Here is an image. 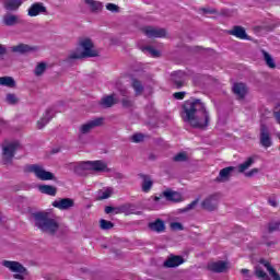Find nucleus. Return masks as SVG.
Segmentation results:
<instances>
[{
  "label": "nucleus",
  "instance_id": "052dcab7",
  "mask_svg": "<svg viewBox=\"0 0 280 280\" xmlns=\"http://www.w3.org/2000/svg\"><path fill=\"white\" fill-rule=\"evenodd\" d=\"M114 213H121V206L114 207Z\"/></svg>",
  "mask_w": 280,
  "mask_h": 280
},
{
  "label": "nucleus",
  "instance_id": "c9c22d12",
  "mask_svg": "<svg viewBox=\"0 0 280 280\" xmlns=\"http://www.w3.org/2000/svg\"><path fill=\"white\" fill-rule=\"evenodd\" d=\"M113 196V188L108 187L105 190L98 191V199L100 200H108Z\"/></svg>",
  "mask_w": 280,
  "mask_h": 280
},
{
  "label": "nucleus",
  "instance_id": "0eeeda50",
  "mask_svg": "<svg viewBox=\"0 0 280 280\" xmlns=\"http://www.w3.org/2000/svg\"><path fill=\"white\" fill-rule=\"evenodd\" d=\"M104 126V117H96L92 120H88L79 127L80 135H89L95 128H102Z\"/></svg>",
  "mask_w": 280,
  "mask_h": 280
},
{
  "label": "nucleus",
  "instance_id": "bb28decb",
  "mask_svg": "<svg viewBox=\"0 0 280 280\" xmlns=\"http://www.w3.org/2000/svg\"><path fill=\"white\" fill-rule=\"evenodd\" d=\"M116 94L113 93L110 95L104 96L101 102L100 105L103 108H113V106H115V104H117V100H115Z\"/></svg>",
  "mask_w": 280,
  "mask_h": 280
},
{
  "label": "nucleus",
  "instance_id": "6ab92c4d",
  "mask_svg": "<svg viewBox=\"0 0 280 280\" xmlns=\"http://www.w3.org/2000/svg\"><path fill=\"white\" fill-rule=\"evenodd\" d=\"M38 48L35 46H30L27 44H19L11 47L13 54H20L21 56L25 54H31V51H36Z\"/></svg>",
  "mask_w": 280,
  "mask_h": 280
},
{
  "label": "nucleus",
  "instance_id": "ddd939ff",
  "mask_svg": "<svg viewBox=\"0 0 280 280\" xmlns=\"http://www.w3.org/2000/svg\"><path fill=\"white\" fill-rule=\"evenodd\" d=\"M260 145H262V148H270V145H272L270 130L266 125H260Z\"/></svg>",
  "mask_w": 280,
  "mask_h": 280
},
{
  "label": "nucleus",
  "instance_id": "a878e982",
  "mask_svg": "<svg viewBox=\"0 0 280 280\" xmlns=\"http://www.w3.org/2000/svg\"><path fill=\"white\" fill-rule=\"evenodd\" d=\"M148 229L154 233H163L165 231V221L156 219L148 224Z\"/></svg>",
  "mask_w": 280,
  "mask_h": 280
},
{
  "label": "nucleus",
  "instance_id": "aec40b11",
  "mask_svg": "<svg viewBox=\"0 0 280 280\" xmlns=\"http://www.w3.org/2000/svg\"><path fill=\"white\" fill-rule=\"evenodd\" d=\"M185 264V258L183 256L171 255L164 261V268H178V266Z\"/></svg>",
  "mask_w": 280,
  "mask_h": 280
},
{
  "label": "nucleus",
  "instance_id": "49530a36",
  "mask_svg": "<svg viewBox=\"0 0 280 280\" xmlns=\"http://www.w3.org/2000/svg\"><path fill=\"white\" fill-rule=\"evenodd\" d=\"M280 222H271L268 224V233H275V231H279Z\"/></svg>",
  "mask_w": 280,
  "mask_h": 280
},
{
  "label": "nucleus",
  "instance_id": "37998d69",
  "mask_svg": "<svg viewBox=\"0 0 280 280\" xmlns=\"http://www.w3.org/2000/svg\"><path fill=\"white\" fill-rule=\"evenodd\" d=\"M267 202L270 207L277 209L279 207V201L277 200V195H271L267 198Z\"/></svg>",
  "mask_w": 280,
  "mask_h": 280
},
{
  "label": "nucleus",
  "instance_id": "79ce46f5",
  "mask_svg": "<svg viewBox=\"0 0 280 280\" xmlns=\"http://www.w3.org/2000/svg\"><path fill=\"white\" fill-rule=\"evenodd\" d=\"M5 102L11 104V106H14L19 102V97H16V94L14 93H9L7 94Z\"/></svg>",
  "mask_w": 280,
  "mask_h": 280
},
{
  "label": "nucleus",
  "instance_id": "bf43d9fd",
  "mask_svg": "<svg viewBox=\"0 0 280 280\" xmlns=\"http://www.w3.org/2000/svg\"><path fill=\"white\" fill-rule=\"evenodd\" d=\"M266 246H268V248H270V246H275L277 245L276 241H270V242H265Z\"/></svg>",
  "mask_w": 280,
  "mask_h": 280
},
{
  "label": "nucleus",
  "instance_id": "de8ad7c7",
  "mask_svg": "<svg viewBox=\"0 0 280 280\" xmlns=\"http://www.w3.org/2000/svg\"><path fill=\"white\" fill-rule=\"evenodd\" d=\"M130 203H124L120 206V213H125V215H130V209H131Z\"/></svg>",
  "mask_w": 280,
  "mask_h": 280
},
{
  "label": "nucleus",
  "instance_id": "c03bdc74",
  "mask_svg": "<svg viewBox=\"0 0 280 280\" xmlns=\"http://www.w3.org/2000/svg\"><path fill=\"white\" fill-rule=\"evenodd\" d=\"M200 202V198L195 199L191 203H189L186 208L182 209V213H187V211H191V209H196V206Z\"/></svg>",
  "mask_w": 280,
  "mask_h": 280
},
{
  "label": "nucleus",
  "instance_id": "9d476101",
  "mask_svg": "<svg viewBox=\"0 0 280 280\" xmlns=\"http://www.w3.org/2000/svg\"><path fill=\"white\" fill-rule=\"evenodd\" d=\"M142 32L148 38H165L167 34L165 28H154L152 26H145L142 28Z\"/></svg>",
  "mask_w": 280,
  "mask_h": 280
},
{
  "label": "nucleus",
  "instance_id": "6e6552de",
  "mask_svg": "<svg viewBox=\"0 0 280 280\" xmlns=\"http://www.w3.org/2000/svg\"><path fill=\"white\" fill-rule=\"evenodd\" d=\"M220 202V194L215 192L212 195H209L201 201V209L203 211H218V205Z\"/></svg>",
  "mask_w": 280,
  "mask_h": 280
},
{
  "label": "nucleus",
  "instance_id": "7c9ffc66",
  "mask_svg": "<svg viewBox=\"0 0 280 280\" xmlns=\"http://www.w3.org/2000/svg\"><path fill=\"white\" fill-rule=\"evenodd\" d=\"M0 86L16 89V81H14V78L12 77H0Z\"/></svg>",
  "mask_w": 280,
  "mask_h": 280
},
{
  "label": "nucleus",
  "instance_id": "423d86ee",
  "mask_svg": "<svg viewBox=\"0 0 280 280\" xmlns=\"http://www.w3.org/2000/svg\"><path fill=\"white\" fill-rule=\"evenodd\" d=\"M21 148V143L19 141H13L7 143L2 148V163L3 165H12V161L14 155L16 154V150Z\"/></svg>",
  "mask_w": 280,
  "mask_h": 280
},
{
  "label": "nucleus",
  "instance_id": "58836bf2",
  "mask_svg": "<svg viewBox=\"0 0 280 280\" xmlns=\"http://www.w3.org/2000/svg\"><path fill=\"white\" fill-rule=\"evenodd\" d=\"M45 71H47V63L40 62L35 67L34 73L37 78H39V75H43Z\"/></svg>",
  "mask_w": 280,
  "mask_h": 280
},
{
  "label": "nucleus",
  "instance_id": "4468645a",
  "mask_svg": "<svg viewBox=\"0 0 280 280\" xmlns=\"http://www.w3.org/2000/svg\"><path fill=\"white\" fill-rule=\"evenodd\" d=\"M228 34H230V36H235L241 40H250V36L246 33V28H244V26L234 25L232 30L228 31Z\"/></svg>",
  "mask_w": 280,
  "mask_h": 280
},
{
  "label": "nucleus",
  "instance_id": "c85d7f7f",
  "mask_svg": "<svg viewBox=\"0 0 280 280\" xmlns=\"http://www.w3.org/2000/svg\"><path fill=\"white\" fill-rule=\"evenodd\" d=\"M163 197L170 202H180V200H183V196L179 192L172 190L164 191Z\"/></svg>",
  "mask_w": 280,
  "mask_h": 280
},
{
  "label": "nucleus",
  "instance_id": "6e6d98bb",
  "mask_svg": "<svg viewBox=\"0 0 280 280\" xmlns=\"http://www.w3.org/2000/svg\"><path fill=\"white\" fill-rule=\"evenodd\" d=\"M201 12H203V14H218V10L209 8H202Z\"/></svg>",
  "mask_w": 280,
  "mask_h": 280
},
{
  "label": "nucleus",
  "instance_id": "412c9836",
  "mask_svg": "<svg viewBox=\"0 0 280 280\" xmlns=\"http://www.w3.org/2000/svg\"><path fill=\"white\" fill-rule=\"evenodd\" d=\"M92 14H100L104 10V3L97 0H84Z\"/></svg>",
  "mask_w": 280,
  "mask_h": 280
},
{
  "label": "nucleus",
  "instance_id": "f8f14e48",
  "mask_svg": "<svg viewBox=\"0 0 280 280\" xmlns=\"http://www.w3.org/2000/svg\"><path fill=\"white\" fill-rule=\"evenodd\" d=\"M52 207H55V209H60V211H69V209L75 207V201L71 198H62L55 200Z\"/></svg>",
  "mask_w": 280,
  "mask_h": 280
},
{
  "label": "nucleus",
  "instance_id": "72a5a7b5",
  "mask_svg": "<svg viewBox=\"0 0 280 280\" xmlns=\"http://www.w3.org/2000/svg\"><path fill=\"white\" fill-rule=\"evenodd\" d=\"M260 264H262L265 266V268L267 269V271L269 272L270 277H272L273 280H280V276L277 272L276 269H273L272 265H270V262L266 261V260H260Z\"/></svg>",
  "mask_w": 280,
  "mask_h": 280
},
{
  "label": "nucleus",
  "instance_id": "8fccbe9b",
  "mask_svg": "<svg viewBox=\"0 0 280 280\" xmlns=\"http://www.w3.org/2000/svg\"><path fill=\"white\" fill-rule=\"evenodd\" d=\"M171 229L172 231H184L185 228L182 225L180 222H172Z\"/></svg>",
  "mask_w": 280,
  "mask_h": 280
},
{
  "label": "nucleus",
  "instance_id": "680f3d73",
  "mask_svg": "<svg viewBox=\"0 0 280 280\" xmlns=\"http://www.w3.org/2000/svg\"><path fill=\"white\" fill-rule=\"evenodd\" d=\"M163 200V195H160L159 197H154V202H161Z\"/></svg>",
  "mask_w": 280,
  "mask_h": 280
},
{
  "label": "nucleus",
  "instance_id": "338daca9",
  "mask_svg": "<svg viewBox=\"0 0 280 280\" xmlns=\"http://www.w3.org/2000/svg\"><path fill=\"white\" fill-rule=\"evenodd\" d=\"M103 248H108V247L106 245H104Z\"/></svg>",
  "mask_w": 280,
  "mask_h": 280
},
{
  "label": "nucleus",
  "instance_id": "0e129e2a",
  "mask_svg": "<svg viewBox=\"0 0 280 280\" xmlns=\"http://www.w3.org/2000/svg\"><path fill=\"white\" fill-rule=\"evenodd\" d=\"M226 12H228V11H222V14L226 15Z\"/></svg>",
  "mask_w": 280,
  "mask_h": 280
},
{
  "label": "nucleus",
  "instance_id": "ea45409f",
  "mask_svg": "<svg viewBox=\"0 0 280 280\" xmlns=\"http://www.w3.org/2000/svg\"><path fill=\"white\" fill-rule=\"evenodd\" d=\"M120 104H121L122 108H126L127 110H129V108H132V106H133L132 101H130V96L122 97L120 100Z\"/></svg>",
  "mask_w": 280,
  "mask_h": 280
},
{
  "label": "nucleus",
  "instance_id": "f03ea898",
  "mask_svg": "<svg viewBox=\"0 0 280 280\" xmlns=\"http://www.w3.org/2000/svg\"><path fill=\"white\" fill-rule=\"evenodd\" d=\"M35 220V226L46 233L47 235H56L60 230V223L58 220L50 218L47 212H35L33 213Z\"/></svg>",
  "mask_w": 280,
  "mask_h": 280
},
{
  "label": "nucleus",
  "instance_id": "4d7b16f0",
  "mask_svg": "<svg viewBox=\"0 0 280 280\" xmlns=\"http://www.w3.org/2000/svg\"><path fill=\"white\" fill-rule=\"evenodd\" d=\"M5 54H8V48L3 44H0V56H5Z\"/></svg>",
  "mask_w": 280,
  "mask_h": 280
},
{
  "label": "nucleus",
  "instance_id": "f3484780",
  "mask_svg": "<svg viewBox=\"0 0 280 280\" xmlns=\"http://www.w3.org/2000/svg\"><path fill=\"white\" fill-rule=\"evenodd\" d=\"M232 92L236 95L237 100H244L248 95V86H246V83H234Z\"/></svg>",
  "mask_w": 280,
  "mask_h": 280
},
{
  "label": "nucleus",
  "instance_id": "20e7f679",
  "mask_svg": "<svg viewBox=\"0 0 280 280\" xmlns=\"http://www.w3.org/2000/svg\"><path fill=\"white\" fill-rule=\"evenodd\" d=\"M2 266L8 268L11 272H18L13 275V279L25 280V277H30V271L23 264L14 260H3Z\"/></svg>",
  "mask_w": 280,
  "mask_h": 280
},
{
  "label": "nucleus",
  "instance_id": "393cba45",
  "mask_svg": "<svg viewBox=\"0 0 280 280\" xmlns=\"http://www.w3.org/2000/svg\"><path fill=\"white\" fill-rule=\"evenodd\" d=\"M138 176H139V178L142 179V184H141L142 191L144 194H148L150 191V189H152V185H154L152 177H150V175H145L143 173H140Z\"/></svg>",
  "mask_w": 280,
  "mask_h": 280
},
{
  "label": "nucleus",
  "instance_id": "1a4fd4ad",
  "mask_svg": "<svg viewBox=\"0 0 280 280\" xmlns=\"http://www.w3.org/2000/svg\"><path fill=\"white\" fill-rule=\"evenodd\" d=\"M171 82L175 89H183L187 84V72L183 70L174 71L171 74Z\"/></svg>",
  "mask_w": 280,
  "mask_h": 280
},
{
  "label": "nucleus",
  "instance_id": "4be33fe9",
  "mask_svg": "<svg viewBox=\"0 0 280 280\" xmlns=\"http://www.w3.org/2000/svg\"><path fill=\"white\" fill-rule=\"evenodd\" d=\"M86 172H92V161L80 162L74 166V174L78 176H86Z\"/></svg>",
  "mask_w": 280,
  "mask_h": 280
},
{
  "label": "nucleus",
  "instance_id": "864d4df0",
  "mask_svg": "<svg viewBox=\"0 0 280 280\" xmlns=\"http://www.w3.org/2000/svg\"><path fill=\"white\" fill-rule=\"evenodd\" d=\"M118 91L121 97H130V92L128 91V89L121 88Z\"/></svg>",
  "mask_w": 280,
  "mask_h": 280
},
{
  "label": "nucleus",
  "instance_id": "dca6fc26",
  "mask_svg": "<svg viewBox=\"0 0 280 280\" xmlns=\"http://www.w3.org/2000/svg\"><path fill=\"white\" fill-rule=\"evenodd\" d=\"M235 171V166H228L222 168L219 172V176L215 177L214 182L215 183H229L231 180V175Z\"/></svg>",
  "mask_w": 280,
  "mask_h": 280
},
{
  "label": "nucleus",
  "instance_id": "39448f33",
  "mask_svg": "<svg viewBox=\"0 0 280 280\" xmlns=\"http://www.w3.org/2000/svg\"><path fill=\"white\" fill-rule=\"evenodd\" d=\"M25 172L35 174L38 180H56V175L54 173L46 171L43 166L38 164H30L25 167Z\"/></svg>",
  "mask_w": 280,
  "mask_h": 280
},
{
  "label": "nucleus",
  "instance_id": "a18cd8bd",
  "mask_svg": "<svg viewBox=\"0 0 280 280\" xmlns=\"http://www.w3.org/2000/svg\"><path fill=\"white\" fill-rule=\"evenodd\" d=\"M105 8L106 10H108L109 12H113L114 14L119 13V5L115 3H107Z\"/></svg>",
  "mask_w": 280,
  "mask_h": 280
},
{
  "label": "nucleus",
  "instance_id": "f257e3e1",
  "mask_svg": "<svg viewBox=\"0 0 280 280\" xmlns=\"http://www.w3.org/2000/svg\"><path fill=\"white\" fill-rule=\"evenodd\" d=\"M179 115L184 124H188L191 128L205 130L209 127L211 116L207 109V105L200 98H190L182 104Z\"/></svg>",
  "mask_w": 280,
  "mask_h": 280
},
{
  "label": "nucleus",
  "instance_id": "09e8293b",
  "mask_svg": "<svg viewBox=\"0 0 280 280\" xmlns=\"http://www.w3.org/2000/svg\"><path fill=\"white\" fill-rule=\"evenodd\" d=\"M144 137H143V133H135L132 137H131V141L133 143H141V141H143Z\"/></svg>",
  "mask_w": 280,
  "mask_h": 280
},
{
  "label": "nucleus",
  "instance_id": "473e14b6",
  "mask_svg": "<svg viewBox=\"0 0 280 280\" xmlns=\"http://www.w3.org/2000/svg\"><path fill=\"white\" fill-rule=\"evenodd\" d=\"M255 163V156H249L245 162L238 165L240 174H244L246 170H249L250 166Z\"/></svg>",
  "mask_w": 280,
  "mask_h": 280
},
{
  "label": "nucleus",
  "instance_id": "774afa93",
  "mask_svg": "<svg viewBox=\"0 0 280 280\" xmlns=\"http://www.w3.org/2000/svg\"><path fill=\"white\" fill-rule=\"evenodd\" d=\"M262 240H266V236H262Z\"/></svg>",
  "mask_w": 280,
  "mask_h": 280
},
{
  "label": "nucleus",
  "instance_id": "3c124183",
  "mask_svg": "<svg viewBox=\"0 0 280 280\" xmlns=\"http://www.w3.org/2000/svg\"><path fill=\"white\" fill-rule=\"evenodd\" d=\"M241 275L247 280L253 279V275H250V270L248 269H241Z\"/></svg>",
  "mask_w": 280,
  "mask_h": 280
},
{
  "label": "nucleus",
  "instance_id": "5fc2aeb1",
  "mask_svg": "<svg viewBox=\"0 0 280 280\" xmlns=\"http://www.w3.org/2000/svg\"><path fill=\"white\" fill-rule=\"evenodd\" d=\"M255 174H259V168H253L249 172L245 173V176L247 178H253V176H255Z\"/></svg>",
  "mask_w": 280,
  "mask_h": 280
},
{
  "label": "nucleus",
  "instance_id": "7ed1b4c3",
  "mask_svg": "<svg viewBox=\"0 0 280 280\" xmlns=\"http://www.w3.org/2000/svg\"><path fill=\"white\" fill-rule=\"evenodd\" d=\"M79 47H82L83 51L73 50L66 58V62H71L72 60H82V58H97L100 51L93 49V40L91 38H81L79 40Z\"/></svg>",
  "mask_w": 280,
  "mask_h": 280
},
{
  "label": "nucleus",
  "instance_id": "c756f323",
  "mask_svg": "<svg viewBox=\"0 0 280 280\" xmlns=\"http://www.w3.org/2000/svg\"><path fill=\"white\" fill-rule=\"evenodd\" d=\"M38 190L40 194H46V196H56L58 194V188L51 185H39Z\"/></svg>",
  "mask_w": 280,
  "mask_h": 280
},
{
  "label": "nucleus",
  "instance_id": "69168bd1",
  "mask_svg": "<svg viewBox=\"0 0 280 280\" xmlns=\"http://www.w3.org/2000/svg\"><path fill=\"white\" fill-rule=\"evenodd\" d=\"M54 154H56L58 152V150H52Z\"/></svg>",
  "mask_w": 280,
  "mask_h": 280
},
{
  "label": "nucleus",
  "instance_id": "b1692460",
  "mask_svg": "<svg viewBox=\"0 0 280 280\" xmlns=\"http://www.w3.org/2000/svg\"><path fill=\"white\" fill-rule=\"evenodd\" d=\"M3 4L4 10L9 12H16L21 5H23V0H0Z\"/></svg>",
  "mask_w": 280,
  "mask_h": 280
},
{
  "label": "nucleus",
  "instance_id": "13d9d810",
  "mask_svg": "<svg viewBox=\"0 0 280 280\" xmlns=\"http://www.w3.org/2000/svg\"><path fill=\"white\" fill-rule=\"evenodd\" d=\"M114 211H115V207H113V206L105 207V213H107V215L110 213H114Z\"/></svg>",
  "mask_w": 280,
  "mask_h": 280
},
{
  "label": "nucleus",
  "instance_id": "cd10ccee",
  "mask_svg": "<svg viewBox=\"0 0 280 280\" xmlns=\"http://www.w3.org/2000/svg\"><path fill=\"white\" fill-rule=\"evenodd\" d=\"M92 172H110L108 164L102 160L92 161Z\"/></svg>",
  "mask_w": 280,
  "mask_h": 280
},
{
  "label": "nucleus",
  "instance_id": "f704fd0d",
  "mask_svg": "<svg viewBox=\"0 0 280 280\" xmlns=\"http://www.w3.org/2000/svg\"><path fill=\"white\" fill-rule=\"evenodd\" d=\"M131 85L133 91H136V95H141V93H143V83H141V81H139L138 79L132 78Z\"/></svg>",
  "mask_w": 280,
  "mask_h": 280
},
{
  "label": "nucleus",
  "instance_id": "5701e85b",
  "mask_svg": "<svg viewBox=\"0 0 280 280\" xmlns=\"http://www.w3.org/2000/svg\"><path fill=\"white\" fill-rule=\"evenodd\" d=\"M38 14H47V8L43 2H36L28 9V16H38Z\"/></svg>",
  "mask_w": 280,
  "mask_h": 280
},
{
  "label": "nucleus",
  "instance_id": "e433bc0d",
  "mask_svg": "<svg viewBox=\"0 0 280 280\" xmlns=\"http://www.w3.org/2000/svg\"><path fill=\"white\" fill-rule=\"evenodd\" d=\"M174 163H185L189 161L187 152H179L173 158Z\"/></svg>",
  "mask_w": 280,
  "mask_h": 280
},
{
  "label": "nucleus",
  "instance_id": "603ef678",
  "mask_svg": "<svg viewBox=\"0 0 280 280\" xmlns=\"http://www.w3.org/2000/svg\"><path fill=\"white\" fill-rule=\"evenodd\" d=\"M185 95H187V92H175L173 94V97L175 100H185Z\"/></svg>",
  "mask_w": 280,
  "mask_h": 280
},
{
  "label": "nucleus",
  "instance_id": "9b49d317",
  "mask_svg": "<svg viewBox=\"0 0 280 280\" xmlns=\"http://www.w3.org/2000/svg\"><path fill=\"white\" fill-rule=\"evenodd\" d=\"M207 270H209L210 272H215V273L220 275V273L226 272V270H229V264L224 260L209 262L207 265Z\"/></svg>",
  "mask_w": 280,
  "mask_h": 280
},
{
  "label": "nucleus",
  "instance_id": "4c0bfd02",
  "mask_svg": "<svg viewBox=\"0 0 280 280\" xmlns=\"http://www.w3.org/2000/svg\"><path fill=\"white\" fill-rule=\"evenodd\" d=\"M100 226H101L102 231H110V229H113L115 226V223L110 222L106 219H101Z\"/></svg>",
  "mask_w": 280,
  "mask_h": 280
},
{
  "label": "nucleus",
  "instance_id": "2eb2a0df",
  "mask_svg": "<svg viewBox=\"0 0 280 280\" xmlns=\"http://www.w3.org/2000/svg\"><path fill=\"white\" fill-rule=\"evenodd\" d=\"M56 117V110L54 108L46 109L44 116L37 121L38 130H43L46 125H48L52 118Z\"/></svg>",
  "mask_w": 280,
  "mask_h": 280
},
{
  "label": "nucleus",
  "instance_id": "2f4dec72",
  "mask_svg": "<svg viewBox=\"0 0 280 280\" xmlns=\"http://www.w3.org/2000/svg\"><path fill=\"white\" fill-rule=\"evenodd\" d=\"M261 54L267 67H269V69H276L277 63L275 62V59L272 58V56L264 49H261Z\"/></svg>",
  "mask_w": 280,
  "mask_h": 280
},
{
  "label": "nucleus",
  "instance_id": "e2e57ef3",
  "mask_svg": "<svg viewBox=\"0 0 280 280\" xmlns=\"http://www.w3.org/2000/svg\"><path fill=\"white\" fill-rule=\"evenodd\" d=\"M149 161H156V155H154V153H151L149 155Z\"/></svg>",
  "mask_w": 280,
  "mask_h": 280
},
{
  "label": "nucleus",
  "instance_id": "a211bd4d",
  "mask_svg": "<svg viewBox=\"0 0 280 280\" xmlns=\"http://www.w3.org/2000/svg\"><path fill=\"white\" fill-rule=\"evenodd\" d=\"M19 24H21V18L16 14L7 13L2 18V25H5V27H14Z\"/></svg>",
  "mask_w": 280,
  "mask_h": 280
},
{
  "label": "nucleus",
  "instance_id": "a19ab883",
  "mask_svg": "<svg viewBox=\"0 0 280 280\" xmlns=\"http://www.w3.org/2000/svg\"><path fill=\"white\" fill-rule=\"evenodd\" d=\"M143 51H148L153 58H159L161 56V51L154 49L152 46L144 47Z\"/></svg>",
  "mask_w": 280,
  "mask_h": 280
}]
</instances>
